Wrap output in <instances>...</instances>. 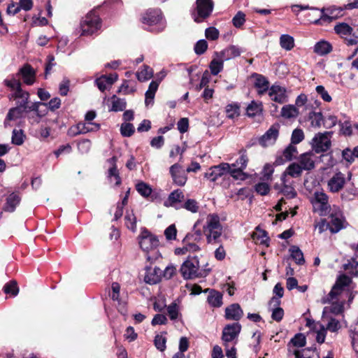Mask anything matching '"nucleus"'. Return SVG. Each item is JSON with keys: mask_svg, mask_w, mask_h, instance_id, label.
<instances>
[{"mask_svg": "<svg viewBox=\"0 0 358 358\" xmlns=\"http://www.w3.org/2000/svg\"><path fill=\"white\" fill-rule=\"evenodd\" d=\"M279 124H273L266 132L259 139V143L263 147H266L275 143L279 135Z\"/></svg>", "mask_w": 358, "mask_h": 358, "instance_id": "13", "label": "nucleus"}, {"mask_svg": "<svg viewBox=\"0 0 358 358\" xmlns=\"http://www.w3.org/2000/svg\"><path fill=\"white\" fill-rule=\"evenodd\" d=\"M134 127L131 123H123L120 127V132L123 136L129 137L134 133Z\"/></svg>", "mask_w": 358, "mask_h": 358, "instance_id": "59", "label": "nucleus"}, {"mask_svg": "<svg viewBox=\"0 0 358 358\" xmlns=\"http://www.w3.org/2000/svg\"><path fill=\"white\" fill-rule=\"evenodd\" d=\"M331 45L326 41H320L314 46V52L320 56L327 55L331 52Z\"/></svg>", "mask_w": 358, "mask_h": 358, "instance_id": "40", "label": "nucleus"}, {"mask_svg": "<svg viewBox=\"0 0 358 358\" xmlns=\"http://www.w3.org/2000/svg\"><path fill=\"white\" fill-rule=\"evenodd\" d=\"M255 78L254 86L257 90V94L259 96H262L266 92H268L269 89V81L264 76L258 73H253L252 76Z\"/></svg>", "mask_w": 358, "mask_h": 358, "instance_id": "24", "label": "nucleus"}, {"mask_svg": "<svg viewBox=\"0 0 358 358\" xmlns=\"http://www.w3.org/2000/svg\"><path fill=\"white\" fill-rule=\"evenodd\" d=\"M252 238L255 243L264 245L266 247L269 246L270 238L266 231L262 229L259 225L255 228V231L252 234Z\"/></svg>", "mask_w": 358, "mask_h": 358, "instance_id": "28", "label": "nucleus"}, {"mask_svg": "<svg viewBox=\"0 0 358 358\" xmlns=\"http://www.w3.org/2000/svg\"><path fill=\"white\" fill-rule=\"evenodd\" d=\"M292 354L295 358H320L319 355L311 348H305L301 350L294 349Z\"/></svg>", "mask_w": 358, "mask_h": 358, "instance_id": "41", "label": "nucleus"}, {"mask_svg": "<svg viewBox=\"0 0 358 358\" xmlns=\"http://www.w3.org/2000/svg\"><path fill=\"white\" fill-rule=\"evenodd\" d=\"M196 225H194V232L187 234L183 239V242L189 241H199L201 240L202 232L200 229H196Z\"/></svg>", "mask_w": 358, "mask_h": 358, "instance_id": "55", "label": "nucleus"}, {"mask_svg": "<svg viewBox=\"0 0 358 358\" xmlns=\"http://www.w3.org/2000/svg\"><path fill=\"white\" fill-rule=\"evenodd\" d=\"M270 99L278 103H284L287 101L286 90L280 85H273L268 91Z\"/></svg>", "mask_w": 358, "mask_h": 358, "instance_id": "20", "label": "nucleus"}, {"mask_svg": "<svg viewBox=\"0 0 358 358\" xmlns=\"http://www.w3.org/2000/svg\"><path fill=\"white\" fill-rule=\"evenodd\" d=\"M329 222L327 224H344L346 222L345 217L342 210L336 206L329 208Z\"/></svg>", "mask_w": 358, "mask_h": 358, "instance_id": "27", "label": "nucleus"}, {"mask_svg": "<svg viewBox=\"0 0 358 358\" xmlns=\"http://www.w3.org/2000/svg\"><path fill=\"white\" fill-rule=\"evenodd\" d=\"M196 7L192 13L194 20L201 22L208 17L213 12L214 3L212 0H196Z\"/></svg>", "mask_w": 358, "mask_h": 358, "instance_id": "5", "label": "nucleus"}, {"mask_svg": "<svg viewBox=\"0 0 358 358\" xmlns=\"http://www.w3.org/2000/svg\"><path fill=\"white\" fill-rule=\"evenodd\" d=\"M183 207L186 210H187L192 213H196L199 209L198 203L194 199H187L185 202Z\"/></svg>", "mask_w": 358, "mask_h": 358, "instance_id": "64", "label": "nucleus"}, {"mask_svg": "<svg viewBox=\"0 0 358 358\" xmlns=\"http://www.w3.org/2000/svg\"><path fill=\"white\" fill-rule=\"evenodd\" d=\"M219 31L213 27H208L205 31V36L208 40L215 41L219 37Z\"/></svg>", "mask_w": 358, "mask_h": 358, "instance_id": "63", "label": "nucleus"}, {"mask_svg": "<svg viewBox=\"0 0 358 358\" xmlns=\"http://www.w3.org/2000/svg\"><path fill=\"white\" fill-rule=\"evenodd\" d=\"M306 343V336L301 334H296L290 341L288 344V351L289 353H292V351L295 349L293 347L302 348L305 346Z\"/></svg>", "mask_w": 358, "mask_h": 358, "instance_id": "36", "label": "nucleus"}, {"mask_svg": "<svg viewBox=\"0 0 358 358\" xmlns=\"http://www.w3.org/2000/svg\"><path fill=\"white\" fill-rule=\"evenodd\" d=\"M224 62V61L220 57H216L214 55V57L209 65L210 73L213 76L217 75L220 72H221L223 70Z\"/></svg>", "mask_w": 358, "mask_h": 358, "instance_id": "42", "label": "nucleus"}, {"mask_svg": "<svg viewBox=\"0 0 358 358\" xmlns=\"http://www.w3.org/2000/svg\"><path fill=\"white\" fill-rule=\"evenodd\" d=\"M25 111L27 110H24V108L18 106L10 108L3 121L4 127L8 128L13 126V122H16V124L20 126L21 119L24 117Z\"/></svg>", "mask_w": 358, "mask_h": 358, "instance_id": "11", "label": "nucleus"}, {"mask_svg": "<svg viewBox=\"0 0 358 358\" xmlns=\"http://www.w3.org/2000/svg\"><path fill=\"white\" fill-rule=\"evenodd\" d=\"M160 80H152L148 87V90L145 92V104L146 106L149 105H152L154 103V99L155 96V93L158 89Z\"/></svg>", "mask_w": 358, "mask_h": 358, "instance_id": "34", "label": "nucleus"}, {"mask_svg": "<svg viewBox=\"0 0 358 358\" xmlns=\"http://www.w3.org/2000/svg\"><path fill=\"white\" fill-rule=\"evenodd\" d=\"M224 316L228 320L239 321L243 316V311L238 303H232L225 308Z\"/></svg>", "mask_w": 358, "mask_h": 358, "instance_id": "26", "label": "nucleus"}, {"mask_svg": "<svg viewBox=\"0 0 358 358\" xmlns=\"http://www.w3.org/2000/svg\"><path fill=\"white\" fill-rule=\"evenodd\" d=\"M331 131L317 133L312 140V148L316 153L327 151L331 145L330 140Z\"/></svg>", "mask_w": 358, "mask_h": 358, "instance_id": "7", "label": "nucleus"}, {"mask_svg": "<svg viewBox=\"0 0 358 358\" xmlns=\"http://www.w3.org/2000/svg\"><path fill=\"white\" fill-rule=\"evenodd\" d=\"M154 343H155V347L159 351L164 352L166 350V338L164 336H163L162 335L157 334L155 337Z\"/></svg>", "mask_w": 358, "mask_h": 358, "instance_id": "58", "label": "nucleus"}, {"mask_svg": "<svg viewBox=\"0 0 358 358\" xmlns=\"http://www.w3.org/2000/svg\"><path fill=\"white\" fill-rule=\"evenodd\" d=\"M280 179L282 187L280 189V192L287 199L294 198L296 196V192L292 185L293 181L288 178H284L282 177Z\"/></svg>", "mask_w": 358, "mask_h": 358, "instance_id": "29", "label": "nucleus"}, {"mask_svg": "<svg viewBox=\"0 0 358 358\" xmlns=\"http://www.w3.org/2000/svg\"><path fill=\"white\" fill-rule=\"evenodd\" d=\"M4 85L11 91L15 92L18 89L22 88V83L19 78L17 73L12 74L3 81Z\"/></svg>", "mask_w": 358, "mask_h": 358, "instance_id": "37", "label": "nucleus"}, {"mask_svg": "<svg viewBox=\"0 0 358 358\" xmlns=\"http://www.w3.org/2000/svg\"><path fill=\"white\" fill-rule=\"evenodd\" d=\"M281 301L276 296H273L268 301V306L271 308V318L275 322H280L284 316V310L280 307Z\"/></svg>", "mask_w": 358, "mask_h": 358, "instance_id": "21", "label": "nucleus"}, {"mask_svg": "<svg viewBox=\"0 0 358 358\" xmlns=\"http://www.w3.org/2000/svg\"><path fill=\"white\" fill-rule=\"evenodd\" d=\"M162 274V271L155 266L154 268H149L146 271V274L144 277V280L145 282L155 285L160 282L161 277Z\"/></svg>", "mask_w": 358, "mask_h": 358, "instance_id": "31", "label": "nucleus"}, {"mask_svg": "<svg viewBox=\"0 0 358 358\" xmlns=\"http://www.w3.org/2000/svg\"><path fill=\"white\" fill-rule=\"evenodd\" d=\"M138 240L139 245L143 251H149L156 248L159 244L157 237L152 234L145 228H142Z\"/></svg>", "mask_w": 358, "mask_h": 358, "instance_id": "8", "label": "nucleus"}, {"mask_svg": "<svg viewBox=\"0 0 358 358\" xmlns=\"http://www.w3.org/2000/svg\"><path fill=\"white\" fill-rule=\"evenodd\" d=\"M227 117L230 119L236 117L240 114V106L238 103H231L226 106Z\"/></svg>", "mask_w": 358, "mask_h": 358, "instance_id": "51", "label": "nucleus"}, {"mask_svg": "<svg viewBox=\"0 0 358 358\" xmlns=\"http://www.w3.org/2000/svg\"><path fill=\"white\" fill-rule=\"evenodd\" d=\"M208 266V264L205 267ZM180 273L185 279L204 277L210 271V268H200L199 259L196 256H189L180 267Z\"/></svg>", "mask_w": 358, "mask_h": 358, "instance_id": "1", "label": "nucleus"}, {"mask_svg": "<svg viewBox=\"0 0 358 358\" xmlns=\"http://www.w3.org/2000/svg\"><path fill=\"white\" fill-rule=\"evenodd\" d=\"M317 157L313 151L306 152L299 155L297 162L303 171H310L315 169Z\"/></svg>", "mask_w": 358, "mask_h": 358, "instance_id": "12", "label": "nucleus"}, {"mask_svg": "<svg viewBox=\"0 0 358 358\" xmlns=\"http://www.w3.org/2000/svg\"><path fill=\"white\" fill-rule=\"evenodd\" d=\"M17 73L27 85H32L36 81V71L30 64H24L18 70Z\"/></svg>", "mask_w": 358, "mask_h": 358, "instance_id": "19", "label": "nucleus"}, {"mask_svg": "<svg viewBox=\"0 0 358 358\" xmlns=\"http://www.w3.org/2000/svg\"><path fill=\"white\" fill-rule=\"evenodd\" d=\"M297 154V148L294 144H289L283 151V157L287 161H291Z\"/></svg>", "mask_w": 358, "mask_h": 358, "instance_id": "53", "label": "nucleus"}, {"mask_svg": "<svg viewBox=\"0 0 358 358\" xmlns=\"http://www.w3.org/2000/svg\"><path fill=\"white\" fill-rule=\"evenodd\" d=\"M245 22V15L242 11H238L232 19L235 27H241Z\"/></svg>", "mask_w": 358, "mask_h": 358, "instance_id": "60", "label": "nucleus"}, {"mask_svg": "<svg viewBox=\"0 0 358 358\" xmlns=\"http://www.w3.org/2000/svg\"><path fill=\"white\" fill-rule=\"evenodd\" d=\"M314 207L320 211L321 215L324 214L330 205L329 203V197L324 192L317 191L314 193Z\"/></svg>", "mask_w": 358, "mask_h": 358, "instance_id": "17", "label": "nucleus"}, {"mask_svg": "<svg viewBox=\"0 0 358 358\" xmlns=\"http://www.w3.org/2000/svg\"><path fill=\"white\" fill-rule=\"evenodd\" d=\"M9 99L17 100V106L24 108V110H27L29 99V93L22 88H20L12 92L9 95Z\"/></svg>", "mask_w": 358, "mask_h": 358, "instance_id": "22", "label": "nucleus"}, {"mask_svg": "<svg viewBox=\"0 0 358 358\" xmlns=\"http://www.w3.org/2000/svg\"><path fill=\"white\" fill-rule=\"evenodd\" d=\"M303 171L297 162H292L286 168L281 177L284 178H287V176L299 178L302 175Z\"/></svg>", "mask_w": 358, "mask_h": 358, "instance_id": "32", "label": "nucleus"}, {"mask_svg": "<svg viewBox=\"0 0 358 358\" xmlns=\"http://www.w3.org/2000/svg\"><path fill=\"white\" fill-rule=\"evenodd\" d=\"M280 45L282 48L291 50L294 46V38L288 34H282L280 37Z\"/></svg>", "mask_w": 358, "mask_h": 358, "instance_id": "47", "label": "nucleus"}, {"mask_svg": "<svg viewBox=\"0 0 358 358\" xmlns=\"http://www.w3.org/2000/svg\"><path fill=\"white\" fill-rule=\"evenodd\" d=\"M304 139V134L302 129H295L292 134L291 143L298 144Z\"/></svg>", "mask_w": 358, "mask_h": 358, "instance_id": "57", "label": "nucleus"}, {"mask_svg": "<svg viewBox=\"0 0 358 358\" xmlns=\"http://www.w3.org/2000/svg\"><path fill=\"white\" fill-rule=\"evenodd\" d=\"M289 251L291 254V257L294 260L296 264L303 265L305 263L303 254L298 246L292 245Z\"/></svg>", "mask_w": 358, "mask_h": 358, "instance_id": "44", "label": "nucleus"}, {"mask_svg": "<svg viewBox=\"0 0 358 358\" xmlns=\"http://www.w3.org/2000/svg\"><path fill=\"white\" fill-rule=\"evenodd\" d=\"M162 20V12L159 9L148 10L142 17V22L149 26L160 24L162 26L160 30L164 29V25L161 24Z\"/></svg>", "mask_w": 358, "mask_h": 358, "instance_id": "18", "label": "nucleus"}, {"mask_svg": "<svg viewBox=\"0 0 358 358\" xmlns=\"http://www.w3.org/2000/svg\"><path fill=\"white\" fill-rule=\"evenodd\" d=\"M308 120L311 127L320 128L324 120L322 113L321 112L312 111L308 114Z\"/></svg>", "mask_w": 358, "mask_h": 358, "instance_id": "45", "label": "nucleus"}, {"mask_svg": "<svg viewBox=\"0 0 358 358\" xmlns=\"http://www.w3.org/2000/svg\"><path fill=\"white\" fill-rule=\"evenodd\" d=\"M175 226L176 225H169L164 230V236L167 241H172V240H175L176 238L177 230H176Z\"/></svg>", "mask_w": 358, "mask_h": 358, "instance_id": "61", "label": "nucleus"}, {"mask_svg": "<svg viewBox=\"0 0 358 358\" xmlns=\"http://www.w3.org/2000/svg\"><path fill=\"white\" fill-rule=\"evenodd\" d=\"M343 9L340 8L331 7L327 9L322 8L320 10V17L315 20L313 23L315 24H321L322 21L330 22L336 20L342 15Z\"/></svg>", "mask_w": 358, "mask_h": 358, "instance_id": "14", "label": "nucleus"}, {"mask_svg": "<svg viewBox=\"0 0 358 358\" xmlns=\"http://www.w3.org/2000/svg\"><path fill=\"white\" fill-rule=\"evenodd\" d=\"M344 303L345 300H342L341 301H336L333 302L329 307H324L322 311V317H328L329 313H332L334 315H339L343 312L344 310Z\"/></svg>", "mask_w": 358, "mask_h": 358, "instance_id": "33", "label": "nucleus"}, {"mask_svg": "<svg viewBox=\"0 0 358 358\" xmlns=\"http://www.w3.org/2000/svg\"><path fill=\"white\" fill-rule=\"evenodd\" d=\"M20 197L19 195L15 192L10 194L7 199L5 206L3 208L4 210L8 212H13L16 208V206L20 203Z\"/></svg>", "mask_w": 358, "mask_h": 358, "instance_id": "38", "label": "nucleus"}, {"mask_svg": "<svg viewBox=\"0 0 358 358\" xmlns=\"http://www.w3.org/2000/svg\"><path fill=\"white\" fill-rule=\"evenodd\" d=\"M241 328L242 327L238 322L227 324L223 328L221 338L225 348L229 347L230 342H234V345L237 343Z\"/></svg>", "mask_w": 358, "mask_h": 358, "instance_id": "6", "label": "nucleus"}, {"mask_svg": "<svg viewBox=\"0 0 358 358\" xmlns=\"http://www.w3.org/2000/svg\"><path fill=\"white\" fill-rule=\"evenodd\" d=\"M263 105L260 101H252L246 108V115L253 117L262 114Z\"/></svg>", "mask_w": 358, "mask_h": 358, "instance_id": "35", "label": "nucleus"}, {"mask_svg": "<svg viewBox=\"0 0 358 358\" xmlns=\"http://www.w3.org/2000/svg\"><path fill=\"white\" fill-rule=\"evenodd\" d=\"M208 48V43L206 41L202 39L197 41L194 46V51L196 54L200 55L203 54Z\"/></svg>", "mask_w": 358, "mask_h": 358, "instance_id": "62", "label": "nucleus"}, {"mask_svg": "<svg viewBox=\"0 0 358 358\" xmlns=\"http://www.w3.org/2000/svg\"><path fill=\"white\" fill-rule=\"evenodd\" d=\"M153 76L152 69L147 65L143 66V69L141 71L136 73L137 78L141 82L146 81L150 79Z\"/></svg>", "mask_w": 358, "mask_h": 358, "instance_id": "48", "label": "nucleus"}, {"mask_svg": "<svg viewBox=\"0 0 358 358\" xmlns=\"http://www.w3.org/2000/svg\"><path fill=\"white\" fill-rule=\"evenodd\" d=\"M241 53V50L238 46L231 45L220 52H215L214 55L220 57L225 62L240 56Z\"/></svg>", "mask_w": 358, "mask_h": 358, "instance_id": "23", "label": "nucleus"}, {"mask_svg": "<svg viewBox=\"0 0 358 358\" xmlns=\"http://www.w3.org/2000/svg\"><path fill=\"white\" fill-rule=\"evenodd\" d=\"M240 157L234 163L229 164L231 166L230 176L235 180H244L248 178V174L243 171L246 169L249 158L245 149H241L238 152Z\"/></svg>", "mask_w": 358, "mask_h": 358, "instance_id": "3", "label": "nucleus"}, {"mask_svg": "<svg viewBox=\"0 0 358 358\" xmlns=\"http://www.w3.org/2000/svg\"><path fill=\"white\" fill-rule=\"evenodd\" d=\"M25 136L22 129H13L12 132L11 143L16 145H21L24 141Z\"/></svg>", "mask_w": 358, "mask_h": 358, "instance_id": "50", "label": "nucleus"}, {"mask_svg": "<svg viewBox=\"0 0 358 358\" xmlns=\"http://www.w3.org/2000/svg\"><path fill=\"white\" fill-rule=\"evenodd\" d=\"M108 177L110 181H112L113 178H114L115 184L117 186H119L122 182L121 178L117 167H110L108 169Z\"/></svg>", "mask_w": 358, "mask_h": 358, "instance_id": "56", "label": "nucleus"}, {"mask_svg": "<svg viewBox=\"0 0 358 358\" xmlns=\"http://www.w3.org/2000/svg\"><path fill=\"white\" fill-rule=\"evenodd\" d=\"M170 173L173 182L178 186H184L187 182V174L182 166L174 164L170 167Z\"/></svg>", "mask_w": 358, "mask_h": 358, "instance_id": "15", "label": "nucleus"}, {"mask_svg": "<svg viewBox=\"0 0 358 358\" xmlns=\"http://www.w3.org/2000/svg\"><path fill=\"white\" fill-rule=\"evenodd\" d=\"M113 105L111 110L113 111H122L125 109L127 103L124 99L117 98L115 95L112 96Z\"/></svg>", "mask_w": 358, "mask_h": 358, "instance_id": "52", "label": "nucleus"}, {"mask_svg": "<svg viewBox=\"0 0 358 358\" xmlns=\"http://www.w3.org/2000/svg\"><path fill=\"white\" fill-rule=\"evenodd\" d=\"M334 31L339 35L349 36L352 34L353 29L348 24L342 22L334 27Z\"/></svg>", "mask_w": 358, "mask_h": 358, "instance_id": "49", "label": "nucleus"}, {"mask_svg": "<svg viewBox=\"0 0 358 358\" xmlns=\"http://www.w3.org/2000/svg\"><path fill=\"white\" fill-rule=\"evenodd\" d=\"M351 282L352 279L349 276L345 274L339 275L330 292L322 299V303L324 304L330 303L343 294H348V287Z\"/></svg>", "mask_w": 358, "mask_h": 358, "instance_id": "2", "label": "nucleus"}, {"mask_svg": "<svg viewBox=\"0 0 358 358\" xmlns=\"http://www.w3.org/2000/svg\"><path fill=\"white\" fill-rule=\"evenodd\" d=\"M351 176V173H348L347 178L344 173L340 171L334 173L327 182L329 190L332 193H338L344 187L347 180H350Z\"/></svg>", "mask_w": 358, "mask_h": 358, "instance_id": "9", "label": "nucleus"}, {"mask_svg": "<svg viewBox=\"0 0 358 358\" xmlns=\"http://www.w3.org/2000/svg\"><path fill=\"white\" fill-rule=\"evenodd\" d=\"M231 166L229 163L222 162L218 165L211 166L204 174V177L211 182H215L218 178L230 175Z\"/></svg>", "mask_w": 358, "mask_h": 358, "instance_id": "10", "label": "nucleus"}, {"mask_svg": "<svg viewBox=\"0 0 358 358\" xmlns=\"http://www.w3.org/2000/svg\"><path fill=\"white\" fill-rule=\"evenodd\" d=\"M101 28V20L95 11L88 13L80 23L81 36H90Z\"/></svg>", "mask_w": 358, "mask_h": 358, "instance_id": "4", "label": "nucleus"}, {"mask_svg": "<svg viewBox=\"0 0 358 358\" xmlns=\"http://www.w3.org/2000/svg\"><path fill=\"white\" fill-rule=\"evenodd\" d=\"M100 129V124L93 122H79L77 124L74 131L73 128L70 129V132H72L73 136H76L81 134H86L88 132L96 131Z\"/></svg>", "mask_w": 358, "mask_h": 358, "instance_id": "25", "label": "nucleus"}, {"mask_svg": "<svg viewBox=\"0 0 358 358\" xmlns=\"http://www.w3.org/2000/svg\"><path fill=\"white\" fill-rule=\"evenodd\" d=\"M203 233L208 243H217L222 234V225H203Z\"/></svg>", "mask_w": 358, "mask_h": 358, "instance_id": "16", "label": "nucleus"}, {"mask_svg": "<svg viewBox=\"0 0 358 358\" xmlns=\"http://www.w3.org/2000/svg\"><path fill=\"white\" fill-rule=\"evenodd\" d=\"M136 189L142 196L147 198L152 192V189L148 183L140 181L136 185Z\"/></svg>", "mask_w": 358, "mask_h": 358, "instance_id": "46", "label": "nucleus"}, {"mask_svg": "<svg viewBox=\"0 0 358 358\" xmlns=\"http://www.w3.org/2000/svg\"><path fill=\"white\" fill-rule=\"evenodd\" d=\"M281 116L285 119H294L299 114V110L294 105H285L281 109Z\"/></svg>", "mask_w": 358, "mask_h": 358, "instance_id": "39", "label": "nucleus"}, {"mask_svg": "<svg viewBox=\"0 0 358 358\" xmlns=\"http://www.w3.org/2000/svg\"><path fill=\"white\" fill-rule=\"evenodd\" d=\"M3 291L6 294H10L13 296H16L19 292L17 282L12 280L10 282L6 283L3 287Z\"/></svg>", "mask_w": 358, "mask_h": 358, "instance_id": "54", "label": "nucleus"}, {"mask_svg": "<svg viewBox=\"0 0 358 358\" xmlns=\"http://www.w3.org/2000/svg\"><path fill=\"white\" fill-rule=\"evenodd\" d=\"M183 199L184 194L180 189L174 190L169 194L167 201L164 202V205L166 206H173L176 203L181 202Z\"/></svg>", "mask_w": 358, "mask_h": 358, "instance_id": "43", "label": "nucleus"}, {"mask_svg": "<svg viewBox=\"0 0 358 358\" xmlns=\"http://www.w3.org/2000/svg\"><path fill=\"white\" fill-rule=\"evenodd\" d=\"M206 292H209V294L207 297V301L208 304L213 308H220L222 305V292L215 289H206Z\"/></svg>", "mask_w": 358, "mask_h": 358, "instance_id": "30", "label": "nucleus"}]
</instances>
